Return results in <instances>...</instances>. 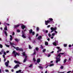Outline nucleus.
Segmentation results:
<instances>
[{"label":"nucleus","instance_id":"nucleus-45","mask_svg":"<svg viewBox=\"0 0 73 73\" xmlns=\"http://www.w3.org/2000/svg\"><path fill=\"white\" fill-rule=\"evenodd\" d=\"M71 72H72V71H69L67 72V73H71Z\"/></svg>","mask_w":73,"mask_h":73},{"label":"nucleus","instance_id":"nucleus-25","mask_svg":"<svg viewBox=\"0 0 73 73\" xmlns=\"http://www.w3.org/2000/svg\"><path fill=\"white\" fill-rule=\"evenodd\" d=\"M38 68H40V69H43V67H42V66H39Z\"/></svg>","mask_w":73,"mask_h":73},{"label":"nucleus","instance_id":"nucleus-8","mask_svg":"<svg viewBox=\"0 0 73 73\" xmlns=\"http://www.w3.org/2000/svg\"><path fill=\"white\" fill-rule=\"evenodd\" d=\"M19 27H20V25H15L14 26V29H15V28H18Z\"/></svg>","mask_w":73,"mask_h":73},{"label":"nucleus","instance_id":"nucleus-53","mask_svg":"<svg viewBox=\"0 0 73 73\" xmlns=\"http://www.w3.org/2000/svg\"><path fill=\"white\" fill-rule=\"evenodd\" d=\"M61 54H65V52L64 53H60Z\"/></svg>","mask_w":73,"mask_h":73},{"label":"nucleus","instance_id":"nucleus-10","mask_svg":"<svg viewBox=\"0 0 73 73\" xmlns=\"http://www.w3.org/2000/svg\"><path fill=\"white\" fill-rule=\"evenodd\" d=\"M14 62L16 64H21V63H20V62L19 61L15 60Z\"/></svg>","mask_w":73,"mask_h":73},{"label":"nucleus","instance_id":"nucleus-31","mask_svg":"<svg viewBox=\"0 0 73 73\" xmlns=\"http://www.w3.org/2000/svg\"><path fill=\"white\" fill-rule=\"evenodd\" d=\"M32 33V35L33 36L35 35V31H33Z\"/></svg>","mask_w":73,"mask_h":73},{"label":"nucleus","instance_id":"nucleus-22","mask_svg":"<svg viewBox=\"0 0 73 73\" xmlns=\"http://www.w3.org/2000/svg\"><path fill=\"white\" fill-rule=\"evenodd\" d=\"M22 54H23V56H25V52H24Z\"/></svg>","mask_w":73,"mask_h":73},{"label":"nucleus","instance_id":"nucleus-17","mask_svg":"<svg viewBox=\"0 0 73 73\" xmlns=\"http://www.w3.org/2000/svg\"><path fill=\"white\" fill-rule=\"evenodd\" d=\"M34 52L33 54V55H35L36 54V51H35V49H34Z\"/></svg>","mask_w":73,"mask_h":73},{"label":"nucleus","instance_id":"nucleus-61","mask_svg":"<svg viewBox=\"0 0 73 73\" xmlns=\"http://www.w3.org/2000/svg\"><path fill=\"white\" fill-rule=\"evenodd\" d=\"M6 25H8V26H9L10 25L9 24H8V23H6Z\"/></svg>","mask_w":73,"mask_h":73},{"label":"nucleus","instance_id":"nucleus-26","mask_svg":"<svg viewBox=\"0 0 73 73\" xmlns=\"http://www.w3.org/2000/svg\"><path fill=\"white\" fill-rule=\"evenodd\" d=\"M40 48L41 49H42L44 48L43 46H42V45H40Z\"/></svg>","mask_w":73,"mask_h":73},{"label":"nucleus","instance_id":"nucleus-39","mask_svg":"<svg viewBox=\"0 0 73 73\" xmlns=\"http://www.w3.org/2000/svg\"><path fill=\"white\" fill-rule=\"evenodd\" d=\"M57 29V28L56 27H55L54 28V31H56Z\"/></svg>","mask_w":73,"mask_h":73},{"label":"nucleus","instance_id":"nucleus-40","mask_svg":"<svg viewBox=\"0 0 73 73\" xmlns=\"http://www.w3.org/2000/svg\"><path fill=\"white\" fill-rule=\"evenodd\" d=\"M29 48L30 49H32V47H31V45H29Z\"/></svg>","mask_w":73,"mask_h":73},{"label":"nucleus","instance_id":"nucleus-24","mask_svg":"<svg viewBox=\"0 0 73 73\" xmlns=\"http://www.w3.org/2000/svg\"><path fill=\"white\" fill-rule=\"evenodd\" d=\"M45 44L46 45H48V42H45Z\"/></svg>","mask_w":73,"mask_h":73},{"label":"nucleus","instance_id":"nucleus-42","mask_svg":"<svg viewBox=\"0 0 73 73\" xmlns=\"http://www.w3.org/2000/svg\"><path fill=\"white\" fill-rule=\"evenodd\" d=\"M6 46L7 47H8V48H9V45H8V44H6Z\"/></svg>","mask_w":73,"mask_h":73},{"label":"nucleus","instance_id":"nucleus-52","mask_svg":"<svg viewBox=\"0 0 73 73\" xmlns=\"http://www.w3.org/2000/svg\"><path fill=\"white\" fill-rule=\"evenodd\" d=\"M63 68H64V67H63V66H61L60 67L61 69H63Z\"/></svg>","mask_w":73,"mask_h":73},{"label":"nucleus","instance_id":"nucleus-16","mask_svg":"<svg viewBox=\"0 0 73 73\" xmlns=\"http://www.w3.org/2000/svg\"><path fill=\"white\" fill-rule=\"evenodd\" d=\"M53 44L54 46H57V44H56V42H54L53 43Z\"/></svg>","mask_w":73,"mask_h":73},{"label":"nucleus","instance_id":"nucleus-34","mask_svg":"<svg viewBox=\"0 0 73 73\" xmlns=\"http://www.w3.org/2000/svg\"><path fill=\"white\" fill-rule=\"evenodd\" d=\"M26 61H27V59L25 58L23 60V62H26Z\"/></svg>","mask_w":73,"mask_h":73},{"label":"nucleus","instance_id":"nucleus-32","mask_svg":"<svg viewBox=\"0 0 73 73\" xmlns=\"http://www.w3.org/2000/svg\"><path fill=\"white\" fill-rule=\"evenodd\" d=\"M33 66V64H31L29 66V68H31Z\"/></svg>","mask_w":73,"mask_h":73},{"label":"nucleus","instance_id":"nucleus-5","mask_svg":"<svg viewBox=\"0 0 73 73\" xmlns=\"http://www.w3.org/2000/svg\"><path fill=\"white\" fill-rule=\"evenodd\" d=\"M49 23H50V21H49V20H47L45 21V24L46 25H48V24H49Z\"/></svg>","mask_w":73,"mask_h":73},{"label":"nucleus","instance_id":"nucleus-15","mask_svg":"<svg viewBox=\"0 0 73 73\" xmlns=\"http://www.w3.org/2000/svg\"><path fill=\"white\" fill-rule=\"evenodd\" d=\"M48 20L50 21H50H53V19L52 18H50L48 19Z\"/></svg>","mask_w":73,"mask_h":73},{"label":"nucleus","instance_id":"nucleus-54","mask_svg":"<svg viewBox=\"0 0 73 73\" xmlns=\"http://www.w3.org/2000/svg\"><path fill=\"white\" fill-rule=\"evenodd\" d=\"M48 31L46 30V31H45V33H48Z\"/></svg>","mask_w":73,"mask_h":73},{"label":"nucleus","instance_id":"nucleus-60","mask_svg":"<svg viewBox=\"0 0 73 73\" xmlns=\"http://www.w3.org/2000/svg\"><path fill=\"white\" fill-rule=\"evenodd\" d=\"M62 50V49H60L58 50L59 52H61V51Z\"/></svg>","mask_w":73,"mask_h":73},{"label":"nucleus","instance_id":"nucleus-13","mask_svg":"<svg viewBox=\"0 0 73 73\" xmlns=\"http://www.w3.org/2000/svg\"><path fill=\"white\" fill-rule=\"evenodd\" d=\"M42 38V36H39L38 38V40H40Z\"/></svg>","mask_w":73,"mask_h":73},{"label":"nucleus","instance_id":"nucleus-55","mask_svg":"<svg viewBox=\"0 0 73 73\" xmlns=\"http://www.w3.org/2000/svg\"><path fill=\"white\" fill-rule=\"evenodd\" d=\"M10 41H12V38H10Z\"/></svg>","mask_w":73,"mask_h":73},{"label":"nucleus","instance_id":"nucleus-33","mask_svg":"<svg viewBox=\"0 0 73 73\" xmlns=\"http://www.w3.org/2000/svg\"><path fill=\"white\" fill-rule=\"evenodd\" d=\"M61 54L60 53H59L57 56V57H61Z\"/></svg>","mask_w":73,"mask_h":73},{"label":"nucleus","instance_id":"nucleus-59","mask_svg":"<svg viewBox=\"0 0 73 73\" xmlns=\"http://www.w3.org/2000/svg\"><path fill=\"white\" fill-rule=\"evenodd\" d=\"M3 58H5V55H3Z\"/></svg>","mask_w":73,"mask_h":73},{"label":"nucleus","instance_id":"nucleus-2","mask_svg":"<svg viewBox=\"0 0 73 73\" xmlns=\"http://www.w3.org/2000/svg\"><path fill=\"white\" fill-rule=\"evenodd\" d=\"M56 59H57V60L56 61V63H58V61H60L61 60L60 57H59L58 58H56Z\"/></svg>","mask_w":73,"mask_h":73},{"label":"nucleus","instance_id":"nucleus-64","mask_svg":"<svg viewBox=\"0 0 73 73\" xmlns=\"http://www.w3.org/2000/svg\"><path fill=\"white\" fill-rule=\"evenodd\" d=\"M50 54H48V57H50Z\"/></svg>","mask_w":73,"mask_h":73},{"label":"nucleus","instance_id":"nucleus-62","mask_svg":"<svg viewBox=\"0 0 73 73\" xmlns=\"http://www.w3.org/2000/svg\"><path fill=\"white\" fill-rule=\"evenodd\" d=\"M12 35L13 36V35H15V32H13V33Z\"/></svg>","mask_w":73,"mask_h":73},{"label":"nucleus","instance_id":"nucleus-30","mask_svg":"<svg viewBox=\"0 0 73 73\" xmlns=\"http://www.w3.org/2000/svg\"><path fill=\"white\" fill-rule=\"evenodd\" d=\"M3 47V45L1 44H0V48H2Z\"/></svg>","mask_w":73,"mask_h":73},{"label":"nucleus","instance_id":"nucleus-12","mask_svg":"<svg viewBox=\"0 0 73 73\" xmlns=\"http://www.w3.org/2000/svg\"><path fill=\"white\" fill-rule=\"evenodd\" d=\"M41 61V60H40V59H38L37 60V62L38 63H39Z\"/></svg>","mask_w":73,"mask_h":73},{"label":"nucleus","instance_id":"nucleus-44","mask_svg":"<svg viewBox=\"0 0 73 73\" xmlns=\"http://www.w3.org/2000/svg\"><path fill=\"white\" fill-rule=\"evenodd\" d=\"M48 36H49V37H50V36H51V35H50V34H48Z\"/></svg>","mask_w":73,"mask_h":73},{"label":"nucleus","instance_id":"nucleus-3","mask_svg":"<svg viewBox=\"0 0 73 73\" xmlns=\"http://www.w3.org/2000/svg\"><path fill=\"white\" fill-rule=\"evenodd\" d=\"M9 60H7V62H6L5 63V65L6 66V67H8V64H9Z\"/></svg>","mask_w":73,"mask_h":73},{"label":"nucleus","instance_id":"nucleus-7","mask_svg":"<svg viewBox=\"0 0 73 73\" xmlns=\"http://www.w3.org/2000/svg\"><path fill=\"white\" fill-rule=\"evenodd\" d=\"M21 27L22 29L23 30H24V28H26V26H25L23 25H22L21 26Z\"/></svg>","mask_w":73,"mask_h":73},{"label":"nucleus","instance_id":"nucleus-4","mask_svg":"<svg viewBox=\"0 0 73 73\" xmlns=\"http://www.w3.org/2000/svg\"><path fill=\"white\" fill-rule=\"evenodd\" d=\"M20 67V65L19 64H17L14 67V69H16L18 67Z\"/></svg>","mask_w":73,"mask_h":73},{"label":"nucleus","instance_id":"nucleus-38","mask_svg":"<svg viewBox=\"0 0 73 73\" xmlns=\"http://www.w3.org/2000/svg\"><path fill=\"white\" fill-rule=\"evenodd\" d=\"M52 36H55V33H52Z\"/></svg>","mask_w":73,"mask_h":73},{"label":"nucleus","instance_id":"nucleus-18","mask_svg":"<svg viewBox=\"0 0 73 73\" xmlns=\"http://www.w3.org/2000/svg\"><path fill=\"white\" fill-rule=\"evenodd\" d=\"M19 51H21L22 52H23V49L22 48H19Z\"/></svg>","mask_w":73,"mask_h":73},{"label":"nucleus","instance_id":"nucleus-48","mask_svg":"<svg viewBox=\"0 0 73 73\" xmlns=\"http://www.w3.org/2000/svg\"><path fill=\"white\" fill-rule=\"evenodd\" d=\"M22 35L23 34H25V33L24 32V31L23 30L22 31Z\"/></svg>","mask_w":73,"mask_h":73},{"label":"nucleus","instance_id":"nucleus-41","mask_svg":"<svg viewBox=\"0 0 73 73\" xmlns=\"http://www.w3.org/2000/svg\"><path fill=\"white\" fill-rule=\"evenodd\" d=\"M45 51H46V49H44L42 50L43 52H45Z\"/></svg>","mask_w":73,"mask_h":73},{"label":"nucleus","instance_id":"nucleus-27","mask_svg":"<svg viewBox=\"0 0 73 73\" xmlns=\"http://www.w3.org/2000/svg\"><path fill=\"white\" fill-rule=\"evenodd\" d=\"M15 40L17 42H18V41H19V40H18V39L17 38H15Z\"/></svg>","mask_w":73,"mask_h":73},{"label":"nucleus","instance_id":"nucleus-9","mask_svg":"<svg viewBox=\"0 0 73 73\" xmlns=\"http://www.w3.org/2000/svg\"><path fill=\"white\" fill-rule=\"evenodd\" d=\"M25 34H22V37H23V38H26V36H25Z\"/></svg>","mask_w":73,"mask_h":73},{"label":"nucleus","instance_id":"nucleus-35","mask_svg":"<svg viewBox=\"0 0 73 73\" xmlns=\"http://www.w3.org/2000/svg\"><path fill=\"white\" fill-rule=\"evenodd\" d=\"M36 31H39V28L38 27H36Z\"/></svg>","mask_w":73,"mask_h":73},{"label":"nucleus","instance_id":"nucleus-14","mask_svg":"<svg viewBox=\"0 0 73 73\" xmlns=\"http://www.w3.org/2000/svg\"><path fill=\"white\" fill-rule=\"evenodd\" d=\"M21 72V70H20L18 71H17L16 72V73H20V72Z\"/></svg>","mask_w":73,"mask_h":73},{"label":"nucleus","instance_id":"nucleus-29","mask_svg":"<svg viewBox=\"0 0 73 73\" xmlns=\"http://www.w3.org/2000/svg\"><path fill=\"white\" fill-rule=\"evenodd\" d=\"M54 65V64H50V65L49 66H53Z\"/></svg>","mask_w":73,"mask_h":73},{"label":"nucleus","instance_id":"nucleus-46","mask_svg":"<svg viewBox=\"0 0 73 73\" xmlns=\"http://www.w3.org/2000/svg\"><path fill=\"white\" fill-rule=\"evenodd\" d=\"M28 38L30 40H31V37L29 36Z\"/></svg>","mask_w":73,"mask_h":73},{"label":"nucleus","instance_id":"nucleus-20","mask_svg":"<svg viewBox=\"0 0 73 73\" xmlns=\"http://www.w3.org/2000/svg\"><path fill=\"white\" fill-rule=\"evenodd\" d=\"M5 34V36H8V34H7V32L6 31H4V32Z\"/></svg>","mask_w":73,"mask_h":73},{"label":"nucleus","instance_id":"nucleus-43","mask_svg":"<svg viewBox=\"0 0 73 73\" xmlns=\"http://www.w3.org/2000/svg\"><path fill=\"white\" fill-rule=\"evenodd\" d=\"M5 72H9V70H6Z\"/></svg>","mask_w":73,"mask_h":73},{"label":"nucleus","instance_id":"nucleus-58","mask_svg":"<svg viewBox=\"0 0 73 73\" xmlns=\"http://www.w3.org/2000/svg\"><path fill=\"white\" fill-rule=\"evenodd\" d=\"M9 51H6L7 53H9Z\"/></svg>","mask_w":73,"mask_h":73},{"label":"nucleus","instance_id":"nucleus-63","mask_svg":"<svg viewBox=\"0 0 73 73\" xmlns=\"http://www.w3.org/2000/svg\"><path fill=\"white\" fill-rule=\"evenodd\" d=\"M38 36V34H37L36 35V37H37Z\"/></svg>","mask_w":73,"mask_h":73},{"label":"nucleus","instance_id":"nucleus-49","mask_svg":"<svg viewBox=\"0 0 73 73\" xmlns=\"http://www.w3.org/2000/svg\"><path fill=\"white\" fill-rule=\"evenodd\" d=\"M66 46H67V44H64V47H66Z\"/></svg>","mask_w":73,"mask_h":73},{"label":"nucleus","instance_id":"nucleus-1","mask_svg":"<svg viewBox=\"0 0 73 73\" xmlns=\"http://www.w3.org/2000/svg\"><path fill=\"white\" fill-rule=\"evenodd\" d=\"M13 54H14L15 57H16V56L17 55V56H19V54L17 53V52H16V51L15 50H14L13 52Z\"/></svg>","mask_w":73,"mask_h":73},{"label":"nucleus","instance_id":"nucleus-28","mask_svg":"<svg viewBox=\"0 0 73 73\" xmlns=\"http://www.w3.org/2000/svg\"><path fill=\"white\" fill-rule=\"evenodd\" d=\"M50 29H51V30H52V31H54V28L53 27H51Z\"/></svg>","mask_w":73,"mask_h":73},{"label":"nucleus","instance_id":"nucleus-19","mask_svg":"<svg viewBox=\"0 0 73 73\" xmlns=\"http://www.w3.org/2000/svg\"><path fill=\"white\" fill-rule=\"evenodd\" d=\"M10 44L12 46V47H13V45H15V44L14 43H12V42H10Z\"/></svg>","mask_w":73,"mask_h":73},{"label":"nucleus","instance_id":"nucleus-47","mask_svg":"<svg viewBox=\"0 0 73 73\" xmlns=\"http://www.w3.org/2000/svg\"><path fill=\"white\" fill-rule=\"evenodd\" d=\"M33 60L35 62V61H36V59H35V58H33Z\"/></svg>","mask_w":73,"mask_h":73},{"label":"nucleus","instance_id":"nucleus-36","mask_svg":"<svg viewBox=\"0 0 73 73\" xmlns=\"http://www.w3.org/2000/svg\"><path fill=\"white\" fill-rule=\"evenodd\" d=\"M66 62V59H64V63L65 64V63Z\"/></svg>","mask_w":73,"mask_h":73},{"label":"nucleus","instance_id":"nucleus-50","mask_svg":"<svg viewBox=\"0 0 73 73\" xmlns=\"http://www.w3.org/2000/svg\"><path fill=\"white\" fill-rule=\"evenodd\" d=\"M68 46L69 48H70V47L72 46V45H71V44H70Z\"/></svg>","mask_w":73,"mask_h":73},{"label":"nucleus","instance_id":"nucleus-23","mask_svg":"<svg viewBox=\"0 0 73 73\" xmlns=\"http://www.w3.org/2000/svg\"><path fill=\"white\" fill-rule=\"evenodd\" d=\"M4 31H7V27L5 26V27L4 28Z\"/></svg>","mask_w":73,"mask_h":73},{"label":"nucleus","instance_id":"nucleus-57","mask_svg":"<svg viewBox=\"0 0 73 73\" xmlns=\"http://www.w3.org/2000/svg\"><path fill=\"white\" fill-rule=\"evenodd\" d=\"M50 27V25H48L47 26V28H49V27Z\"/></svg>","mask_w":73,"mask_h":73},{"label":"nucleus","instance_id":"nucleus-37","mask_svg":"<svg viewBox=\"0 0 73 73\" xmlns=\"http://www.w3.org/2000/svg\"><path fill=\"white\" fill-rule=\"evenodd\" d=\"M17 32L19 33V32H20V30L19 29H17Z\"/></svg>","mask_w":73,"mask_h":73},{"label":"nucleus","instance_id":"nucleus-11","mask_svg":"<svg viewBox=\"0 0 73 73\" xmlns=\"http://www.w3.org/2000/svg\"><path fill=\"white\" fill-rule=\"evenodd\" d=\"M33 32V30L32 29H31L30 30H29V33L30 34L32 33Z\"/></svg>","mask_w":73,"mask_h":73},{"label":"nucleus","instance_id":"nucleus-56","mask_svg":"<svg viewBox=\"0 0 73 73\" xmlns=\"http://www.w3.org/2000/svg\"><path fill=\"white\" fill-rule=\"evenodd\" d=\"M4 54H5V55H6V52H4Z\"/></svg>","mask_w":73,"mask_h":73},{"label":"nucleus","instance_id":"nucleus-21","mask_svg":"<svg viewBox=\"0 0 73 73\" xmlns=\"http://www.w3.org/2000/svg\"><path fill=\"white\" fill-rule=\"evenodd\" d=\"M35 50L36 51H38V50H39V49L38 47H36L35 48Z\"/></svg>","mask_w":73,"mask_h":73},{"label":"nucleus","instance_id":"nucleus-6","mask_svg":"<svg viewBox=\"0 0 73 73\" xmlns=\"http://www.w3.org/2000/svg\"><path fill=\"white\" fill-rule=\"evenodd\" d=\"M13 47L14 48V49H16L17 50H19V48L18 47H15V46H13Z\"/></svg>","mask_w":73,"mask_h":73},{"label":"nucleus","instance_id":"nucleus-51","mask_svg":"<svg viewBox=\"0 0 73 73\" xmlns=\"http://www.w3.org/2000/svg\"><path fill=\"white\" fill-rule=\"evenodd\" d=\"M57 49H60V47H57Z\"/></svg>","mask_w":73,"mask_h":73}]
</instances>
